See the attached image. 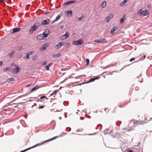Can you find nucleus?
Masks as SVG:
<instances>
[{
    "instance_id": "nucleus-29",
    "label": "nucleus",
    "mask_w": 152,
    "mask_h": 152,
    "mask_svg": "<svg viewBox=\"0 0 152 152\" xmlns=\"http://www.w3.org/2000/svg\"><path fill=\"white\" fill-rule=\"evenodd\" d=\"M11 69V68L9 67H7L3 69V71L4 72H5L7 70H9Z\"/></svg>"
},
{
    "instance_id": "nucleus-34",
    "label": "nucleus",
    "mask_w": 152,
    "mask_h": 152,
    "mask_svg": "<svg viewBox=\"0 0 152 152\" xmlns=\"http://www.w3.org/2000/svg\"><path fill=\"white\" fill-rule=\"evenodd\" d=\"M121 121H117L116 122V125H117L118 126H120V125L121 124Z\"/></svg>"
},
{
    "instance_id": "nucleus-10",
    "label": "nucleus",
    "mask_w": 152,
    "mask_h": 152,
    "mask_svg": "<svg viewBox=\"0 0 152 152\" xmlns=\"http://www.w3.org/2000/svg\"><path fill=\"white\" fill-rule=\"evenodd\" d=\"M21 29V28H15L12 29V31L11 32V33H14L15 32H18Z\"/></svg>"
},
{
    "instance_id": "nucleus-62",
    "label": "nucleus",
    "mask_w": 152,
    "mask_h": 152,
    "mask_svg": "<svg viewBox=\"0 0 152 152\" xmlns=\"http://www.w3.org/2000/svg\"><path fill=\"white\" fill-rule=\"evenodd\" d=\"M83 130V129H81V131H82Z\"/></svg>"
},
{
    "instance_id": "nucleus-20",
    "label": "nucleus",
    "mask_w": 152,
    "mask_h": 152,
    "mask_svg": "<svg viewBox=\"0 0 152 152\" xmlns=\"http://www.w3.org/2000/svg\"><path fill=\"white\" fill-rule=\"evenodd\" d=\"M117 29V27H114L112 28L111 30V34H114L113 32H114Z\"/></svg>"
},
{
    "instance_id": "nucleus-59",
    "label": "nucleus",
    "mask_w": 152,
    "mask_h": 152,
    "mask_svg": "<svg viewBox=\"0 0 152 152\" xmlns=\"http://www.w3.org/2000/svg\"><path fill=\"white\" fill-rule=\"evenodd\" d=\"M143 57H144V58H145L146 57V55H144V56H143Z\"/></svg>"
},
{
    "instance_id": "nucleus-54",
    "label": "nucleus",
    "mask_w": 152,
    "mask_h": 152,
    "mask_svg": "<svg viewBox=\"0 0 152 152\" xmlns=\"http://www.w3.org/2000/svg\"><path fill=\"white\" fill-rule=\"evenodd\" d=\"M56 21V20L54 19V20H53L52 22H51V24H53L54 22Z\"/></svg>"
},
{
    "instance_id": "nucleus-1",
    "label": "nucleus",
    "mask_w": 152,
    "mask_h": 152,
    "mask_svg": "<svg viewBox=\"0 0 152 152\" xmlns=\"http://www.w3.org/2000/svg\"><path fill=\"white\" fill-rule=\"evenodd\" d=\"M40 23L38 22H36L32 26L31 28L29 30L30 33L31 34L36 31L37 29L40 26Z\"/></svg>"
},
{
    "instance_id": "nucleus-27",
    "label": "nucleus",
    "mask_w": 152,
    "mask_h": 152,
    "mask_svg": "<svg viewBox=\"0 0 152 152\" xmlns=\"http://www.w3.org/2000/svg\"><path fill=\"white\" fill-rule=\"evenodd\" d=\"M57 137V136H55V137H53V138H52L50 139H48V140H46L45 141V142H49V141H51L52 140H53L55 139L56 138V137Z\"/></svg>"
},
{
    "instance_id": "nucleus-5",
    "label": "nucleus",
    "mask_w": 152,
    "mask_h": 152,
    "mask_svg": "<svg viewBox=\"0 0 152 152\" xmlns=\"http://www.w3.org/2000/svg\"><path fill=\"white\" fill-rule=\"evenodd\" d=\"M16 68L13 69L12 70V72L13 74L17 73L18 72L20 69V68L18 66H16Z\"/></svg>"
},
{
    "instance_id": "nucleus-57",
    "label": "nucleus",
    "mask_w": 152,
    "mask_h": 152,
    "mask_svg": "<svg viewBox=\"0 0 152 152\" xmlns=\"http://www.w3.org/2000/svg\"><path fill=\"white\" fill-rule=\"evenodd\" d=\"M63 26H61L60 28L61 29H62L63 28Z\"/></svg>"
},
{
    "instance_id": "nucleus-3",
    "label": "nucleus",
    "mask_w": 152,
    "mask_h": 152,
    "mask_svg": "<svg viewBox=\"0 0 152 152\" xmlns=\"http://www.w3.org/2000/svg\"><path fill=\"white\" fill-rule=\"evenodd\" d=\"M50 45L49 43H46L43 44L39 48V50L41 52H43Z\"/></svg>"
},
{
    "instance_id": "nucleus-49",
    "label": "nucleus",
    "mask_w": 152,
    "mask_h": 152,
    "mask_svg": "<svg viewBox=\"0 0 152 152\" xmlns=\"http://www.w3.org/2000/svg\"><path fill=\"white\" fill-rule=\"evenodd\" d=\"M3 64V62L2 61H0V66H2Z\"/></svg>"
},
{
    "instance_id": "nucleus-47",
    "label": "nucleus",
    "mask_w": 152,
    "mask_h": 152,
    "mask_svg": "<svg viewBox=\"0 0 152 152\" xmlns=\"http://www.w3.org/2000/svg\"><path fill=\"white\" fill-rule=\"evenodd\" d=\"M31 85V84H29L28 85H26L25 87H29V86H30Z\"/></svg>"
},
{
    "instance_id": "nucleus-58",
    "label": "nucleus",
    "mask_w": 152,
    "mask_h": 152,
    "mask_svg": "<svg viewBox=\"0 0 152 152\" xmlns=\"http://www.w3.org/2000/svg\"><path fill=\"white\" fill-rule=\"evenodd\" d=\"M82 118H83V117H80V120H83V119H82Z\"/></svg>"
},
{
    "instance_id": "nucleus-32",
    "label": "nucleus",
    "mask_w": 152,
    "mask_h": 152,
    "mask_svg": "<svg viewBox=\"0 0 152 152\" xmlns=\"http://www.w3.org/2000/svg\"><path fill=\"white\" fill-rule=\"evenodd\" d=\"M57 90L54 91H53V93L50 94V96H52L54 94H56L57 92Z\"/></svg>"
},
{
    "instance_id": "nucleus-28",
    "label": "nucleus",
    "mask_w": 152,
    "mask_h": 152,
    "mask_svg": "<svg viewBox=\"0 0 152 152\" xmlns=\"http://www.w3.org/2000/svg\"><path fill=\"white\" fill-rule=\"evenodd\" d=\"M61 15L59 14L56 17V18L55 19L56 21L58 20L60 18Z\"/></svg>"
},
{
    "instance_id": "nucleus-2",
    "label": "nucleus",
    "mask_w": 152,
    "mask_h": 152,
    "mask_svg": "<svg viewBox=\"0 0 152 152\" xmlns=\"http://www.w3.org/2000/svg\"><path fill=\"white\" fill-rule=\"evenodd\" d=\"M107 41L104 38H102L95 40L93 42V44H96L97 43L101 42L107 43Z\"/></svg>"
},
{
    "instance_id": "nucleus-31",
    "label": "nucleus",
    "mask_w": 152,
    "mask_h": 152,
    "mask_svg": "<svg viewBox=\"0 0 152 152\" xmlns=\"http://www.w3.org/2000/svg\"><path fill=\"white\" fill-rule=\"evenodd\" d=\"M94 79L93 78H92L90 79H89L88 81H87L86 83H88L90 82H92L93 81H94Z\"/></svg>"
},
{
    "instance_id": "nucleus-13",
    "label": "nucleus",
    "mask_w": 152,
    "mask_h": 152,
    "mask_svg": "<svg viewBox=\"0 0 152 152\" xmlns=\"http://www.w3.org/2000/svg\"><path fill=\"white\" fill-rule=\"evenodd\" d=\"M145 123L143 121H135L134 122V125H140L143 124H144Z\"/></svg>"
},
{
    "instance_id": "nucleus-64",
    "label": "nucleus",
    "mask_w": 152,
    "mask_h": 152,
    "mask_svg": "<svg viewBox=\"0 0 152 152\" xmlns=\"http://www.w3.org/2000/svg\"><path fill=\"white\" fill-rule=\"evenodd\" d=\"M67 134V133H64V134Z\"/></svg>"
},
{
    "instance_id": "nucleus-18",
    "label": "nucleus",
    "mask_w": 152,
    "mask_h": 152,
    "mask_svg": "<svg viewBox=\"0 0 152 152\" xmlns=\"http://www.w3.org/2000/svg\"><path fill=\"white\" fill-rule=\"evenodd\" d=\"M53 64V63L52 62L48 64L46 66L45 69H46L48 71L50 67Z\"/></svg>"
},
{
    "instance_id": "nucleus-51",
    "label": "nucleus",
    "mask_w": 152,
    "mask_h": 152,
    "mask_svg": "<svg viewBox=\"0 0 152 152\" xmlns=\"http://www.w3.org/2000/svg\"><path fill=\"white\" fill-rule=\"evenodd\" d=\"M96 134V133H93V134H88V135H94V134Z\"/></svg>"
},
{
    "instance_id": "nucleus-42",
    "label": "nucleus",
    "mask_w": 152,
    "mask_h": 152,
    "mask_svg": "<svg viewBox=\"0 0 152 152\" xmlns=\"http://www.w3.org/2000/svg\"><path fill=\"white\" fill-rule=\"evenodd\" d=\"M46 98V97L45 96H41L40 97V99H44L45 98Z\"/></svg>"
},
{
    "instance_id": "nucleus-16",
    "label": "nucleus",
    "mask_w": 152,
    "mask_h": 152,
    "mask_svg": "<svg viewBox=\"0 0 152 152\" xmlns=\"http://www.w3.org/2000/svg\"><path fill=\"white\" fill-rule=\"evenodd\" d=\"M15 53V51H12L8 54L7 56H9L10 58H11L13 56Z\"/></svg>"
},
{
    "instance_id": "nucleus-24",
    "label": "nucleus",
    "mask_w": 152,
    "mask_h": 152,
    "mask_svg": "<svg viewBox=\"0 0 152 152\" xmlns=\"http://www.w3.org/2000/svg\"><path fill=\"white\" fill-rule=\"evenodd\" d=\"M38 57V55L36 54L34 55L33 57L32 60L34 61H36L37 58Z\"/></svg>"
},
{
    "instance_id": "nucleus-8",
    "label": "nucleus",
    "mask_w": 152,
    "mask_h": 152,
    "mask_svg": "<svg viewBox=\"0 0 152 152\" xmlns=\"http://www.w3.org/2000/svg\"><path fill=\"white\" fill-rule=\"evenodd\" d=\"M76 2H77V0H72L69 1L64 3L63 5L64 6H65L66 5L70 4H71L75 3Z\"/></svg>"
},
{
    "instance_id": "nucleus-9",
    "label": "nucleus",
    "mask_w": 152,
    "mask_h": 152,
    "mask_svg": "<svg viewBox=\"0 0 152 152\" xmlns=\"http://www.w3.org/2000/svg\"><path fill=\"white\" fill-rule=\"evenodd\" d=\"M50 23V20L49 19L44 20L42 21V23L43 25H47Z\"/></svg>"
},
{
    "instance_id": "nucleus-21",
    "label": "nucleus",
    "mask_w": 152,
    "mask_h": 152,
    "mask_svg": "<svg viewBox=\"0 0 152 152\" xmlns=\"http://www.w3.org/2000/svg\"><path fill=\"white\" fill-rule=\"evenodd\" d=\"M68 15V17H69L72 16V12L71 10L67 11L66 13Z\"/></svg>"
},
{
    "instance_id": "nucleus-7",
    "label": "nucleus",
    "mask_w": 152,
    "mask_h": 152,
    "mask_svg": "<svg viewBox=\"0 0 152 152\" xmlns=\"http://www.w3.org/2000/svg\"><path fill=\"white\" fill-rule=\"evenodd\" d=\"M69 34L67 31H66L65 34L64 35H62L60 39L62 40H64L67 39L69 37Z\"/></svg>"
},
{
    "instance_id": "nucleus-61",
    "label": "nucleus",
    "mask_w": 152,
    "mask_h": 152,
    "mask_svg": "<svg viewBox=\"0 0 152 152\" xmlns=\"http://www.w3.org/2000/svg\"><path fill=\"white\" fill-rule=\"evenodd\" d=\"M142 80L140 81V83H142Z\"/></svg>"
},
{
    "instance_id": "nucleus-46",
    "label": "nucleus",
    "mask_w": 152,
    "mask_h": 152,
    "mask_svg": "<svg viewBox=\"0 0 152 152\" xmlns=\"http://www.w3.org/2000/svg\"><path fill=\"white\" fill-rule=\"evenodd\" d=\"M11 66H15L16 67V66H18V65H16L14 63H12L11 64Z\"/></svg>"
},
{
    "instance_id": "nucleus-30",
    "label": "nucleus",
    "mask_w": 152,
    "mask_h": 152,
    "mask_svg": "<svg viewBox=\"0 0 152 152\" xmlns=\"http://www.w3.org/2000/svg\"><path fill=\"white\" fill-rule=\"evenodd\" d=\"M143 11L142 9H140L138 11V14L139 15H142Z\"/></svg>"
},
{
    "instance_id": "nucleus-60",
    "label": "nucleus",
    "mask_w": 152,
    "mask_h": 152,
    "mask_svg": "<svg viewBox=\"0 0 152 152\" xmlns=\"http://www.w3.org/2000/svg\"><path fill=\"white\" fill-rule=\"evenodd\" d=\"M60 120H61V117H59V118Z\"/></svg>"
},
{
    "instance_id": "nucleus-53",
    "label": "nucleus",
    "mask_w": 152,
    "mask_h": 152,
    "mask_svg": "<svg viewBox=\"0 0 152 152\" xmlns=\"http://www.w3.org/2000/svg\"><path fill=\"white\" fill-rule=\"evenodd\" d=\"M148 8H150L151 7V4H148Z\"/></svg>"
},
{
    "instance_id": "nucleus-41",
    "label": "nucleus",
    "mask_w": 152,
    "mask_h": 152,
    "mask_svg": "<svg viewBox=\"0 0 152 152\" xmlns=\"http://www.w3.org/2000/svg\"><path fill=\"white\" fill-rule=\"evenodd\" d=\"M118 134H118V133L117 132V133L115 134V135H112V136L113 137L115 138V137H116L117 135Z\"/></svg>"
},
{
    "instance_id": "nucleus-39",
    "label": "nucleus",
    "mask_w": 152,
    "mask_h": 152,
    "mask_svg": "<svg viewBox=\"0 0 152 152\" xmlns=\"http://www.w3.org/2000/svg\"><path fill=\"white\" fill-rule=\"evenodd\" d=\"M66 131L68 132H69L71 130V128L69 127H68L66 129Z\"/></svg>"
},
{
    "instance_id": "nucleus-19",
    "label": "nucleus",
    "mask_w": 152,
    "mask_h": 152,
    "mask_svg": "<svg viewBox=\"0 0 152 152\" xmlns=\"http://www.w3.org/2000/svg\"><path fill=\"white\" fill-rule=\"evenodd\" d=\"M148 14V11L147 10H145L143 11L142 15L143 16H145L147 15Z\"/></svg>"
},
{
    "instance_id": "nucleus-35",
    "label": "nucleus",
    "mask_w": 152,
    "mask_h": 152,
    "mask_svg": "<svg viewBox=\"0 0 152 152\" xmlns=\"http://www.w3.org/2000/svg\"><path fill=\"white\" fill-rule=\"evenodd\" d=\"M86 62L87 63L86 65H88L89 64V60L88 58H87L86 60Z\"/></svg>"
},
{
    "instance_id": "nucleus-56",
    "label": "nucleus",
    "mask_w": 152,
    "mask_h": 152,
    "mask_svg": "<svg viewBox=\"0 0 152 152\" xmlns=\"http://www.w3.org/2000/svg\"><path fill=\"white\" fill-rule=\"evenodd\" d=\"M49 12H44V14H47L48 13H49Z\"/></svg>"
},
{
    "instance_id": "nucleus-36",
    "label": "nucleus",
    "mask_w": 152,
    "mask_h": 152,
    "mask_svg": "<svg viewBox=\"0 0 152 152\" xmlns=\"http://www.w3.org/2000/svg\"><path fill=\"white\" fill-rule=\"evenodd\" d=\"M29 56H30L29 55L28 53H27L26 54V59H28L29 58Z\"/></svg>"
},
{
    "instance_id": "nucleus-38",
    "label": "nucleus",
    "mask_w": 152,
    "mask_h": 152,
    "mask_svg": "<svg viewBox=\"0 0 152 152\" xmlns=\"http://www.w3.org/2000/svg\"><path fill=\"white\" fill-rule=\"evenodd\" d=\"M34 53V51H31L28 52L27 53L29 55H30L33 54Z\"/></svg>"
},
{
    "instance_id": "nucleus-37",
    "label": "nucleus",
    "mask_w": 152,
    "mask_h": 152,
    "mask_svg": "<svg viewBox=\"0 0 152 152\" xmlns=\"http://www.w3.org/2000/svg\"><path fill=\"white\" fill-rule=\"evenodd\" d=\"M8 81H9V80L10 81H14V79L13 78H8Z\"/></svg>"
},
{
    "instance_id": "nucleus-40",
    "label": "nucleus",
    "mask_w": 152,
    "mask_h": 152,
    "mask_svg": "<svg viewBox=\"0 0 152 152\" xmlns=\"http://www.w3.org/2000/svg\"><path fill=\"white\" fill-rule=\"evenodd\" d=\"M45 107V106L44 105H42V106H40L39 105V109H42L43 108H44Z\"/></svg>"
},
{
    "instance_id": "nucleus-52",
    "label": "nucleus",
    "mask_w": 152,
    "mask_h": 152,
    "mask_svg": "<svg viewBox=\"0 0 152 152\" xmlns=\"http://www.w3.org/2000/svg\"><path fill=\"white\" fill-rule=\"evenodd\" d=\"M128 152H133L132 150H128Z\"/></svg>"
},
{
    "instance_id": "nucleus-12",
    "label": "nucleus",
    "mask_w": 152,
    "mask_h": 152,
    "mask_svg": "<svg viewBox=\"0 0 152 152\" xmlns=\"http://www.w3.org/2000/svg\"><path fill=\"white\" fill-rule=\"evenodd\" d=\"M37 39L38 40H41L43 39H45L43 35H42V34L37 35Z\"/></svg>"
},
{
    "instance_id": "nucleus-22",
    "label": "nucleus",
    "mask_w": 152,
    "mask_h": 152,
    "mask_svg": "<svg viewBox=\"0 0 152 152\" xmlns=\"http://www.w3.org/2000/svg\"><path fill=\"white\" fill-rule=\"evenodd\" d=\"M61 56V54L60 53H56L53 54V57L55 58H59Z\"/></svg>"
},
{
    "instance_id": "nucleus-14",
    "label": "nucleus",
    "mask_w": 152,
    "mask_h": 152,
    "mask_svg": "<svg viewBox=\"0 0 152 152\" xmlns=\"http://www.w3.org/2000/svg\"><path fill=\"white\" fill-rule=\"evenodd\" d=\"M113 16V15L112 14H110L106 18V21L107 22H109L110 20L111 19Z\"/></svg>"
},
{
    "instance_id": "nucleus-6",
    "label": "nucleus",
    "mask_w": 152,
    "mask_h": 152,
    "mask_svg": "<svg viewBox=\"0 0 152 152\" xmlns=\"http://www.w3.org/2000/svg\"><path fill=\"white\" fill-rule=\"evenodd\" d=\"M50 31L48 30H45L43 33L42 34L44 38H46L50 34Z\"/></svg>"
},
{
    "instance_id": "nucleus-23",
    "label": "nucleus",
    "mask_w": 152,
    "mask_h": 152,
    "mask_svg": "<svg viewBox=\"0 0 152 152\" xmlns=\"http://www.w3.org/2000/svg\"><path fill=\"white\" fill-rule=\"evenodd\" d=\"M109 129H106L103 131V133L104 134H106L109 132Z\"/></svg>"
},
{
    "instance_id": "nucleus-11",
    "label": "nucleus",
    "mask_w": 152,
    "mask_h": 152,
    "mask_svg": "<svg viewBox=\"0 0 152 152\" xmlns=\"http://www.w3.org/2000/svg\"><path fill=\"white\" fill-rule=\"evenodd\" d=\"M63 43L62 42H59L55 46L56 49H59L62 45Z\"/></svg>"
},
{
    "instance_id": "nucleus-44",
    "label": "nucleus",
    "mask_w": 152,
    "mask_h": 152,
    "mask_svg": "<svg viewBox=\"0 0 152 152\" xmlns=\"http://www.w3.org/2000/svg\"><path fill=\"white\" fill-rule=\"evenodd\" d=\"M135 58H132L130 59L129 61L130 62H132V61H134V60H135Z\"/></svg>"
},
{
    "instance_id": "nucleus-26",
    "label": "nucleus",
    "mask_w": 152,
    "mask_h": 152,
    "mask_svg": "<svg viewBox=\"0 0 152 152\" xmlns=\"http://www.w3.org/2000/svg\"><path fill=\"white\" fill-rule=\"evenodd\" d=\"M39 88V86H37L35 87H34L33 88H32L31 90V91H35L37 89Z\"/></svg>"
},
{
    "instance_id": "nucleus-25",
    "label": "nucleus",
    "mask_w": 152,
    "mask_h": 152,
    "mask_svg": "<svg viewBox=\"0 0 152 152\" xmlns=\"http://www.w3.org/2000/svg\"><path fill=\"white\" fill-rule=\"evenodd\" d=\"M127 1L128 0H124L120 4V5L122 6H123Z\"/></svg>"
},
{
    "instance_id": "nucleus-48",
    "label": "nucleus",
    "mask_w": 152,
    "mask_h": 152,
    "mask_svg": "<svg viewBox=\"0 0 152 152\" xmlns=\"http://www.w3.org/2000/svg\"><path fill=\"white\" fill-rule=\"evenodd\" d=\"M94 78V80H96L98 79L99 78V77H96Z\"/></svg>"
},
{
    "instance_id": "nucleus-33",
    "label": "nucleus",
    "mask_w": 152,
    "mask_h": 152,
    "mask_svg": "<svg viewBox=\"0 0 152 152\" xmlns=\"http://www.w3.org/2000/svg\"><path fill=\"white\" fill-rule=\"evenodd\" d=\"M44 143V142H43L42 143H40V144H37V145H35L34 146L32 147H30L29 148H30V149L31 148H34V147H36V146H38L39 145H42Z\"/></svg>"
},
{
    "instance_id": "nucleus-17",
    "label": "nucleus",
    "mask_w": 152,
    "mask_h": 152,
    "mask_svg": "<svg viewBox=\"0 0 152 152\" xmlns=\"http://www.w3.org/2000/svg\"><path fill=\"white\" fill-rule=\"evenodd\" d=\"M107 4V3L105 1H103L102 3L101 4V7L102 8H105Z\"/></svg>"
},
{
    "instance_id": "nucleus-43",
    "label": "nucleus",
    "mask_w": 152,
    "mask_h": 152,
    "mask_svg": "<svg viewBox=\"0 0 152 152\" xmlns=\"http://www.w3.org/2000/svg\"><path fill=\"white\" fill-rule=\"evenodd\" d=\"M47 64V62L45 61H44V62H43V63H42V65L43 66H45Z\"/></svg>"
},
{
    "instance_id": "nucleus-63",
    "label": "nucleus",
    "mask_w": 152,
    "mask_h": 152,
    "mask_svg": "<svg viewBox=\"0 0 152 152\" xmlns=\"http://www.w3.org/2000/svg\"><path fill=\"white\" fill-rule=\"evenodd\" d=\"M79 131V130H77V131H76V132H78V131Z\"/></svg>"
},
{
    "instance_id": "nucleus-55",
    "label": "nucleus",
    "mask_w": 152,
    "mask_h": 152,
    "mask_svg": "<svg viewBox=\"0 0 152 152\" xmlns=\"http://www.w3.org/2000/svg\"><path fill=\"white\" fill-rule=\"evenodd\" d=\"M132 130V129H128V132L130 131H131Z\"/></svg>"
},
{
    "instance_id": "nucleus-50",
    "label": "nucleus",
    "mask_w": 152,
    "mask_h": 152,
    "mask_svg": "<svg viewBox=\"0 0 152 152\" xmlns=\"http://www.w3.org/2000/svg\"><path fill=\"white\" fill-rule=\"evenodd\" d=\"M81 16L83 18L85 17L86 15H85L83 14Z\"/></svg>"
},
{
    "instance_id": "nucleus-15",
    "label": "nucleus",
    "mask_w": 152,
    "mask_h": 152,
    "mask_svg": "<svg viewBox=\"0 0 152 152\" xmlns=\"http://www.w3.org/2000/svg\"><path fill=\"white\" fill-rule=\"evenodd\" d=\"M126 15H124L122 18L120 19V22L121 23H123L124 22L126 19L125 17Z\"/></svg>"
},
{
    "instance_id": "nucleus-45",
    "label": "nucleus",
    "mask_w": 152,
    "mask_h": 152,
    "mask_svg": "<svg viewBox=\"0 0 152 152\" xmlns=\"http://www.w3.org/2000/svg\"><path fill=\"white\" fill-rule=\"evenodd\" d=\"M83 18L80 16L79 18L78 19V20L79 21H81L82 19Z\"/></svg>"
},
{
    "instance_id": "nucleus-4",
    "label": "nucleus",
    "mask_w": 152,
    "mask_h": 152,
    "mask_svg": "<svg viewBox=\"0 0 152 152\" xmlns=\"http://www.w3.org/2000/svg\"><path fill=\"white\" fill-rule=\"evenodd\" d=\"M83 43V41L81 39L78 40H74L72 42L73 44L76 45H81Z\"/></svg>"
}]
</instances>
